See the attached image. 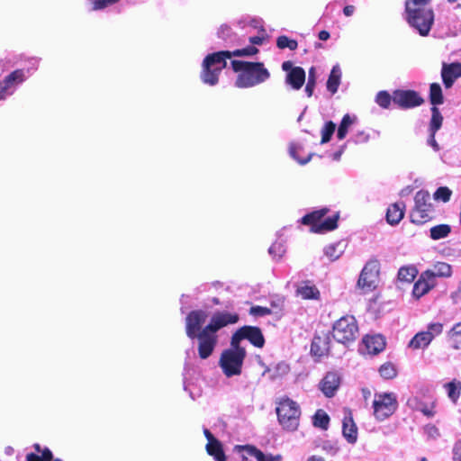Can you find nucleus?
<instances>
[{
  "label": "nucleus",
  "mask_w": 461,
  "mask_h": 461,
  "mask_svg": "<svg viewBox=\"0 0 461 461\" xmlns=\"http://www.w3.org/2000/svg\"><path fill=\"white\" fill-rule=\"evenodd\" d=\"M209 317V312L204 310L192 311L185 318V332L189 339H197L198 355L200 358H208L218 343L217 331L230 324L238 322L237 313L229 312H215L204 326Z\"/></svg>",
  "instance_id": "f257e3e1"
},
{
  "label": "nucleus",
  "mask_w": 461,
  "mask_h": 461,
  "mask_svg": "<svg viewBox=\"0 0 461 461\" xmlns=\"http://www.w3.org/2000/svg\"><path fill=\"white\" fill-rule=\"evenodd\" d=\"M258 52L255 46H249L234 51H219L209 54L202 64L201 80L209 86L218 83L221 70L226 67V59L233 57L253 56Z\"/></svg>",
  "instance_id": "f03ea898"
},
{
  "label": "nucleus",
  "mask_w": 461,
  "mask_h": 461,
  "mask_svg": "<svg viewBox=\"0 0 461 461\" xmlns=\"http://www.w3.org/2000/svg\"><path fill=\"white\" fill-rule=\"evenodd\" d=\"M430 0H406V21L420 36L429 35L434 23V12L427 5Z\"/></svg>",
  "instance_id": "7ed1b4c3"
},
{
  "label": "nucleus",
  "mask_w": 461,
  "mask_h": 461,
  "mask_svg": "<svg viewBox=\"0 0 461 461\" xmlns=\"http://www.w3.org/2000/svg\"><path fill=\"white\" fill-rule=\"evenodd\" d=\"M232 69L238 72L235 86L239 88H250L260 85L270 77V73L261 62L231 61Z\"/></svg>",
  "instance_id": "20e7f679"
},
{
  "label": "nucleus",
  "mask_w": 461,
  "mask_h": 461,
  "mask_svg": "<svg viewBox=\"0 0 461 461\" xmlns=\"http://www.w3.org/2000/svg\"><path fill=\"white\" fill-rule=\"evenodd\" d=\"M247 352L241 345L230 340V348L222 350L219 358V366L227 377L240 375Z\"/></svg>",
  "instance_id": "39448f33"
},
{
  "label": "nucleus",
  "mask_w": 461,
  "mask_h": 461,
  "mask_svg": "<svg viewBox=\"0 0 461 461\" xmlns=\"http://www.w3.org/2000/svg\"><path fill=\"white\" fill-rule=\"evenodd\" d=\"M276 413L285 429L294 431L298 428L301 411L297 402L289 398L282 399L276 407Z\"/></svg>",
  "instance_id": "423d86ee"
},
{
  "label": "nucleus",
  "mask_w": 461,
  "mask_h": 461,
  "mask_svg": "<svg viewBox=\"0 0 461 461\" xmlns=\"http://www.w3.org/2000/svg\"><path fill=\"white\" fill-rule=\"evenodd\" d=\"M397 396L393 393H376L373 400V413L375 418L383 421L392 416L397 410Z\"/></svg>",
  "instance_id": "0eeeda50"
},
{
  "label": "nucleus",
  "mask_w": 461,
  "mask_h": 461,
  "mask_svg": "<svg viewBox=\"0 0 461 461\" xmlns=\"http://www.w3.org/2000/svg\"><path fill=\"white\" fill-rule=\"evenodd\" d=\"M327 213L326 209L312 212L301 219L304 225L311 226V231L315 233H323L337 228L338 215L323 219Z\"/></svg>",
  "instance_id": "6e6552de"
},
{
  "label": "nucleus",
  "mask_w": 461,
  "mask_h": 461,
  "mask_svg": "<svg viewBox=\"0 0 461 461\" xmlns=\"http://www.w3.org/2000/svg\"><path fill=\"white\" fill-rule=\"evenodd\" d=\"M444 325L441 322H429L425 330L417 332L408 343L412 350L426 349L431 342L443 332Z\"/></svg>",
  "instance_id": "1a4fd4ad"
},
{
  "label": "nucleus",
  "mask_w": 461,
  "mask_h": 461,
  "mask_svg": "<svg viewBox=\"0 0 461 461\" xmlns=\"http://www.w3.org/2000/svg\"><path fill=\"white\" fill-rule=\"evenodd\" d=\"M358 331L354 316L347 315L339 319L333 325V338L339 343L347 344L356 339Z\"/></svg>",
  "instance_id": "9d476101"
},
{
  "label": "nucleus",
  "mask_w": 461,
  "mask_h": 461,
  "mask_svg": "<svg viewBox=\"0 0 461 461\" xmlns=\"http://www.w3.org/2000/svg\"><path fill=\"white\" fill-rule=\"evenodd\" d=\"M379 271L380 263L377 259H371L365 265L357 284L364 294L370 293L376 288Z\"/></svg>",
  "instance_id": "9b49d317"
},
{
  "label": "nucleus",
  "mask_w": 461,
  "mask_h": 461,
  "mask_svg": "<svg viewBox=\"0 0 461 461\" xmlns=\"http://www.w3.org/2000/svg\"><path fill=\"white\" fill-rule=\"evenodd\" d=\"M430 194L428 191L420 190L414 196V208L411 218L412 222L422 224L431 217L432 204L430 203Z\"/></svg>",
  "instance_id": "f8f14e48"
},
{
  "label": "nucleus",
  "mask_w": 461,
  "mask_h": 461,
  "mask_svg": "<svg viewBox=\"0 0 461 461\" xmlns=\"http://www.w3.org/2000/svg\"><path fill=\"white\" fill-rule=\"evenodd\" d=\"M26 79L23 69H16L0 80V101L13 95L19 85Z\"/></svg>",
  "instance_id": "ddd939ff"
},
{
  "label": "nucleus",
  "mask_w": 461,
  "mask_h": 461,
  "mask_svg": "<svg viewBox=\"0 0 461 461\" xmlns=\"http://www.w3.org/2000/svg\"><path fill=\"white\" fill-rule=\"evenodd\" d=\"M248 339L255 347L262 348L265 344L264 336L258 327L245 326L238 330L231 337L234 343L240 345L242 339Z\"/></svg>",
  "instance_id": "4468645a"
},
{
  "label": "nucleus",
  "mask_w": 461,
  "mask_h": 461,
  "mask_svg": "<svg viewBox=\"0 0 461 461\" xmlns=\"http://www.w3.org/2000/svg\"><path fill=\"white\" fill-rule=\"evenodd\" d=\"M282 69L286 72L285 83L293 89L299 90L305 82V71L301 67H294L292 61H285Z\"/></svg>",
  "instance_id": "2eb2a0df"
},
{
  "label": "nucleus",
  "mask_w": 461,
  "mask_h": 461,
  "mask_svg": "<svg viewBox=\"0 0 461 461\" xmlns=\"http://www.w3.org/2000/svg\"><path fill=\"white\" fill-rule=\"evenodd\" d=\"M385 348V340L381 335H366L363 338L359 351L363 355H376Z\"/></svg>",
  "instance_id": "dca6fc26"
},
{
  "label": "nucleus",
  "mask_w": 461,
  "mask_h": 461,
  "mask_svg": "<svg viewBox=\"0 0 461 461\" xmlns=\"http://www.w3.org/2000/svg\"><path fill=\"white\" fill-rule=\"evenodd\" d=\"M422 98L411 90H398L393 95V102L402 108H412L421 104Z\"/></svg>",
  "instance_id": "f3484780"
},
{
  "label": "nucleus",
  "mask_w": 461,
  "mask_h": 461,
  "mask_svg": "<svg viewBox=\"0 0 461 461\" xmlns=\"http://www.w3.org/2000/svg\"><path fill=\"white\" fill-rule=\"evenodd\" d=\"M340 384L339 375L335 372H329L321 379L319 388L326 397H333Z\"/></svg>",
  "instance_id": "a211bd4d"
},
{
  "label": "nucleus",
  "mask_w": 461,
  "mask_h": 461,
  "mask_svg": "<svg viewBox=\"0 0 461 461\" xmlns=\"http://www.w3.org/2000/svg\"><path fill=\"white\" fill-rule=\"evenodd\" d=\"M203 433L208 441L206 444L207 453L213 456L215 461H226L221 443L207 429H203Z\"/></svg>",
  "instance_id": "6ab92c4d"
},
{
  "label": "nucleus",
  "mask_w": 461,
  "mask_h": 461,
  "mask_svg": "<svg viewBox=\"0 0 461 461\" xmlns=\"http://www.w3.org/2000/svg\"><path fill=\"white\" fill-rule=\"evenodd\" d=\"M436 285L437 281H433L429 274L422 272L413 285L412 295L416 299H420L434 288Z\"/></svg>",
  "instance_id": "aec40b11"
},
{
  "label": "nucleus",
  "mask_w": 461,
  "mask_h": 461,
  "mask_svg": "<svg viewBox=\"0 0 461 461\" xmlns=\"http://www.w3.org/2000/svg\"><path fill=\"white\" fill-rule=\"evenodd\" d=\"M443 83L447 88H449L454 84L455 80L461 77V64L453 63L448 66H444L441 72Z\"/></svg>",
  "instance_id": "412c9836"
},
{
  "label": "nucleus",
  "mask_w": 461,
  "mask_h": 461,
  "mask_svg": "<svg viewBox=\"0 0 461 461\" xmlns=\"http://www.w3.org/2000/svg\"><path fill=\"white\" fill-rule=\"evenodd\" d=\"M296 294L303 300H319L321 297L317 286L309 281L301 283L296 289Z\"/></svg>",
  "instance_id": "4be33fe9"
},
{
  "label": "nucleus",
  "mask_w": 461,
  "mask_h": 461,
  "mask_svg": "<svg viewBox=\"0 0 461 461\" xmlns=\"http://www.w3.org/2000/svg\"><path fill=\"white\" fill-rule=\"evenodd\" d=\"M342 433L348 443H356L357 439V429L349 412L345 415L343 419Z\"/></svg>",
  "instance_id": "5701e85b"
},
{
  "label": "nucleus",
  "mask_w": 461,
  "mask_h": 461,
  "mask_svg": "<svg viewBox=\"0 0 461 461\" xmlns=\"http://www.w3.org/2000/svg\"><path fill=\"white\" fill-rule=\"evenodd\" d=\"M424 272L429 274L433 281H436L437 277H450L452 276V267L446 262H437L431 268Z\"/></svg>",
  "instance_id": "b1692460"
},
{
  "label": "nucleus",
  "mask_w": 461,
  "mask_h": 461,
  "mask_svg": "<svg viewBox=\"0 0 461 461\" xmlns=\"http://www.w3.org/2000/svg\"><path fill=\"white\" fill-rule=\"evenodd\" d=\"M405 205L403 203L391 204L386 212V221L391 225L398 224L404 216Z\"/></svg>",
  "instance_id": "393cba45"
},
{
  "label": "nucleus",
  "mask_w": 461,
  "mask_h": 461,
  "mask_svg": "<svg viewBox=\"0 0 461 461\" xmlns=\"http://www.w3.org/2000/svg\"><path fill=\"white\" fill-rule=\"evenodd\" d=\"M342 71L339 64L334 65L330 73L329 78L326 83L327 90L334 95L338 92L339 86L341 83Z\"/></svg>",
  "instance_id": "a878e982"
},
{
  "label": "nucleus",
  "mask_w": 461,
  "mask_h": 461,
  "mask_svg": "<svg viewBox=\"0 0 461 461\" xmlns=\"http://www.w3.org/2000/svg\"><path fill=\"white\" fill-rule=\"evenodd\" d=\"M357 122L355 114L347 113L343 116L337 131V138L343 140L347 136L349 129Z\"/></svg>",
  "instance_id": "bb28decb"
},
{
  "label": "nucleus",
  "mask_w": 461,
  "mask_h": 461,
  "mask_svg": "<svg viewBox=\"0 0 461 461\" xmlns=\"http://www.w3.org/2000/svg\"><path fill=\"white\" fill-rule=\"evenodd\" d=\"M234 451L240 456L241 461H256L258 448L251 445H237L234 447Z\"/></svg>",
  "instance_id": "cd10ccee"
},
{
  "label": "nucleus",
  "mask_w": 461,
  "mask_h": 461,
  "mask_svg": "<svg viewBox=\"0 0 461 461\" xmlns=\"http://www.w3.org/2000/svg\"><path fill=\"white\" fill-rule=\"evenodd\" d=\"M447 339L450 347L456 351H461V322L456 323L447 332Z\"/></svg>",
  "instance_id": "c85d7f7f"
},
{
  "label": "nucleus",
  "mask_w": 461,
  "mask_h": 461,
  "mask_svg": "<svg viewBox=\"0 0 461 461\" xmlns=\"http://www.w3.org/2000/svg\"><path fill=\"white\" fill-rule=\"evenodd\" d=\"M33 447L39 454H28L26 457L27 461H61L60 459H53L52 453L49 448L41 450L39 444H35Z\"/></svg>",
  "instance_id": "c756f323"
},
{
  "label": "nucleus",
  "mask_w": 461,
  "mask_h": 461,
  "mask_svg": "<svg viewBox=\"0 0 461 461\" xmlns=\"http://www.w3.org/2000/svg\"><path fill=\"white\" fill-rule=\"evenodd\" d=\"M443 387L450 401L456 403L461 394V382L457 379H453L450 382L446 383Z\"/></svg>",
  "instance_id": "7c9ffc66"
},
{
  "label": "nucleus",
  "mask_w": 461,
  "mask_h": 461,
  "mask_svg": "<svg viewBox=\"0 0 461 461\" xmlns=\"http://www.w3.org/2000/svg\"><path fill=\"white\" fill-rule=\"evenodd\" d=\"M323 252L330 261H335L344 253V247L340 242L329 244L324 248Z\"/></svg>",
  "instance_id": "2f4dec72"
},
{
  "label": "nucleus",
  "mask_w": 461,
  "mask_h": 461,
  "mask_svg": "<svg viewBox=\"0 0 461 461\" xmlns=\"http://www.w3.org/2000/svg\"><path fill=\"white\" fill-rule=\"evenodd\" d=\"M452 228L448 224H438L429 229V237L433 240L446 239L451 233Z\"/></svg>",
  "instance_id": "473e14b6"
},
{
  "label": "nucleus",
  "mask_w": 461,
  "mask_h": 461,
  "mask_svg": "<svg viewBox=\"0 0 461 461\" xmlns=\"http://www.w3.org/2000/svg\"><path fill=\"white\" fill-rule=\"evenodd\" d=\"M303 151V146L299 143H292L289 147L290 156L299 164L304 165L311 160L312 154L308 153L305 158H302L300 153Z\"/></svg>",
  "instance_id": "72a5a7b5"
},
{
  "label": "nucleus",
  "mask_w": 461,
  "mask_h": 461,
  "mask_svg": "<svg viewBox=\"0 0 461 461\" xmlns=\"http://www.w3.org/2000/svg\"><path fill=\"white\" fill-rule=\"evenodd\" d=\"M329 351L325 339L315 337L311 346V352L318 357L324 356Z\"/></svg>",
  "instance_id": "f704fd0d"
},
{
  "label": "nucleus",
  "mask_w": 461,
  "mask_h": 461,
  "mask_svg": "<svg viewBox=\"0 0 461 461\" xmlns=\"http://www.w3.org/2000/svg\"><path fill=\"white\" fill-rule=\"evenodd\" d=\"M418 274V270L413 266L402 267L398 271V279L402 282H412Z\"/></svg>",
  "instance_id": "c9c22d12"
},
{
  "label": "nucleus",
  "mask_w": 461,
  "mask_h": 461,
  "mask_svg": "<svg viewBox=\"0 0 461 461\" xmlns=\"http://www.w3.org/2000/svg\"><path fill=\"white\" fill-rule=\"evenodd\" d=\"M429 97L431 104L435 106L438 104H441L443 103V95L441 86L438 83H433L430 85L429 88Z\"/></svg>",
  "instance_id": "e433bc0d"
},
{
  "label": "nucleus",
  "mask_w": 461,
  "mask_h": 461,
  "mask_svg": "<svg viewBox=\"0 0 461 461\" xmlns=\"http://www.w3.org/2000/svg\"><path fill=\"white\" fill-rule=\"evenodd\" d=\"M330 422L328 414L322 411L318 410L313 416V425L322 429H327Z\"/></svg>",
  "instance_id": "4c0bfd02"
},
{
  "label": "nucleus",
  "mask_w": 461,
  "mask_h": 461,
  "mask_svg": "<svg viewBox=\"0 0 461 461\" xmlns=\"http://www.w3.org/2000/svg\"><path fill=\"white\" fill-rule=\"evenodd\" d=\"M335 130H336V124L331 121L327 122L321 131V143L325 144V143L329 142L330 140L332 135L334 134Z\"/></svg>",
  "instance_id": "58836bf2"
},
{
  "label": "nucleus",
  "mask_w": 461,
  "mask_h": 461,
  "mask_svg": "<svg viewBox=\"0 0 461 461\" xmlns=\"http://www.w3.org/2000/svg\"><path fill=\"white\" fill-rule=\"evenodd\" d=\"M431 113L430 131L436 133V131L441 127L443 117L436 106L432 107Z\"/></svg>",
  "instance_id": "ea45409f"
},
{
  "label": "nucleus",
  "mask_w": 461,
  "mask_h": 461,
  "mask_svg": "<svg viewBox=\"0 0 461 461\" xmlns=\"http://www.w3.org/2000/svg\"><path fill=\"white\" fill-rule=\"evenodd\" d=\"M379 374L384 379H392L396 376L397 372L393 364L385 363L380 366Z\"/></svg>",
  "instance_id": "a19ab883"
},
{
  "label": "nucleus",
  "mask_w": 461,
  "mask_h": 461,
  "mask_svg": "<svg viewBox=\"0 0 461 461\" xmlns=\"http://www.w3.org/2000/svg\"><path fill=\"white\" fill-rule=\"evenodd\" d=\"M276 45L279 49H289L291 50H294L298 43L295 40L289 39L286 36H279L276 40Z\"/></svg>",
  "instance_id": "79ce46f5"
},
{
  "label": "nucleus",
  "mask_w": 461,
  "mask_h": 461,
  "mask_svg": "<svg viewBox=\"0 0 461 461\" xmlns=\"http://www.w3.org/2000/svg\"><path fill=\"white\" fill-rule=\"evenodd\" d=\"M393 101V96L389 95L386 91H380L377 93L375 96L376 104L382 108H388L390 106L391 102Z\"/></svg>",
  "instance_id": "37998d69"
},
{
  "label": "nucleus",
  "mask_w": 461,
  "mask_h": 461,
  "mask_svg": "<svg viewBox=\"0 0 461 461\" xmlns=\"http://www.w3.org/2000/svg\"><path fill=\"white\" fill-rule=\"evenodd\" d=\"M269 254L275 259H280L285 253V247L282 242H275L268 249Z\"/></svg>",
  "instance_id": "c03bdc74"
},
{
  "label": "nucleus",
  "mask_w": 461,
  "mask_h": 461,
  "mask_svg": "<svg viewBox=\"0 0 461 461\" xmlns=\"http://www.w3.org/2000/svg\"><path fill=\"white\" fill-rule=\"evenodd\" d=\"M452 191L447 186L438 187L434 193V199L447 203L450 200Z\"/></svg>",
  "instance_id": "a18cd8bd"
},
{
  "label": "nucleus",
  "mask_w": 461,
  "mask_h": 461,
  "mask_svg": "<svg viewBox=\"0 0 461 461\" xmlns=\"http://www.w3.org/2000/svg\"><path fill=\"white\" fill-rule=\"evenodd\" d=\"M435 408H436L435 402H430V403L421 402L420 405L419 406L418 411H420L426 417L432 418L437 413Z\"/></svg>",
  "instance_id": "49530a36"
},
{
  "label": "nucleus",
  "mask_w": 461,
  "mask_h": 461,
  "mask_svg": "<svg viewBox=\"0 0 461 461\" xmlns=\"http://www.w3.org/2000/svg\"><path fill=\"white\" fill-rule=\"evenodd\" d=\"M92 5V10L97 11L106 8L109 5H114L120 0H89Z\"/></svg>",
  "instance_id": "de8ad7c7"
},
{
  "label": "nucleus",
  "mask_w": 461,
  "mask_h": 461,
  "mask_svg": "<svg viewBox=\"0 0 461 461\" xmlns=\"http://www.w3.org/2000/svg\"><path fill=\"white\" fill-rule=\"evenodd\" d=\"M425 435L430 439H437L440 437V431L438 428L434 424H427L423 428Z\"/></svg>",
  "instance_id": "09e8293b"
},
{
  "label": "nucleus",
  "mask_w": 461,
  "mask_h": 461,
  "mask_svg": "<svg viewBox=\"0 0 461 461\" xmlns=\"http://www.w3.org/2000/svg\"><path fill=\"white\" fill-rule=\"evenodd\" d=\"M283 457L281 455L264 454L258 449L256 461H282Z\"/></svg>",
  "instance_id": "8fccbe9b"
},
{
  "label": "nucleus",
  "mask_w": 461,
  "mask_h": 461,
  "mask_svg": "<svg viewBox=\"0 0 461 461\" xmlns=\"http://www.w3.org/2000/svg\"><path fill=\"white\" fill-rule=\"evenodd\" d=\"M289 372V366L285 363H279L276 365V369L271 375V379H276L280 375H285Z\"/></svg>",
  "instance_id": "3c124183"
},
{
  "label": "nucleus",
  "mask_w": 461,
  "mask_h": 461,
  "mask_svg": "<svg viewBox=\"0 0 461 461\" xmlns=\"http://www.w3.org/2000/svg\"><path fill=\"white\" fill-rule=\"evenodd\" d=\"M249 313L254 316H266L271 313V311L267 307L253 306L249 310Z\"/></svg>",
  "instance_id": "603ef678"
},
{
  "label": "nucleus",
  "mask_w": 461,
  "mask_h": 461,
  "mask_svg": "<svg viewBox=\"0 0 461 461\" xmlns=\"http://www.w3.org/2000/svg\"><path fill=\"white\" fill-rule=\"evenodd\" d=\"M231 34V29L227 24H222L220 26L218 31L219 37L222 38L223 40H227Z\"/></svg>",
  "instance_id": "864d4df0"
},
{
  "label": "nucleus",
  "mask_w": 461,
  "mask_h": 461,
  "mask_svg": "<svg viewBox=\"0 0 461 461\" xmlns=\"http://www.w3.org/2000/svg\"><path fill=\"white\" fill-rule=\"evenodd\" d=\"M369 134L366 133V131H358L357 133H356L355 137H354V141L356 143H366L369 140Z\"/></svg>",
  "instance_id": "5fc2aeb1"
},
{
  "label": "nucleus",
  "mask_w": 461,
  "mask_h": 461,
  "mask_svg": "<svg viewBox=\"0 0 461 461\" xmlns=\"http://www.w3.org/2000/svg\"><path fill=\"white\" fill-rule=\"evenodd\" d=\"M453 458L455 461H461V439L456 441L454 446Z\"/></svg>",
  "instance_id": "6e6d98bb"
},
{
  "label": "nucleus",
  "mask_w": 461,
  "mask_h": 461,
  "mask_svg": "<svg viewBox=\"0 0 461 461\" xmlns=\"http://www.w3.org/2000/svg\"><path fill=\"white\" fill-rule=\"evenodd\" d=\"M422 402H420L418 397H411L408 400L407 405L412 409L418 411L419 406L420 405Z\"/></svg>",
  "instance_id": "4d7b16f0"
},
{
  "label": "nucleus",
  "mask_w": 461,
  "mask_h": 461,
  "mask_svg": "<svg viewBox=\"0 0 461 461\" xmlns=\"http://www.w3.org/2000/svg\"><path fill=\"white\" fill-rule=\"evenodd\" d=\"M307 84L311 85H316V69L314 67H312L309 69V75H308V82Z\"/></svg>",
  "instance_id": "13d9d810"
},
{
  "label": "nucleus",
  "mask_w": 461,
  "mask_h": 461,
  "mask_svg": "<svg viewBox=\"0 0 461 461\" xmlns=\"http://www.w3.org/2000/svg\"><path fill=\"white\" fill-rule=\"evenodd\" d=\"M428 143H429V146H431L433 148V149L435 151L439 150V146H438V144L437 143V141L435 140V133H433V131H431L430 137L428 140Z\"/></svg>",
  "instance_id": "bf43d9fd"
},
{
  "label": "nucleus",
  "mask_w": 461,
  "mask_h": 461,
  "mask_svg": "<svg viewBox=\"0 0 461 461\" xmlns=\"http://www.w3.org/2000/svg\"><path fill=\"white\" fill-rule=\"evenodd\" d=\"M265 41L264 36H254L249 39V41L254 45H261Z\"/></svg>",
  "instance_id": "052dcab7"
},
{
  "label": "nucleus",
  "mask_w": 461,
  "mask_h": 461,
  "mask_svg": "<svg viewBox=\"0 0 461 461\" xmlns=\"http://www.w3.org/2000/svg\"><path fill=\"white\" fill-rule=\"evenodd\" d=\"M355 12V7L353 5H347L343 9V13L346 16H351Z\"/></svg>",
  "instance_id": "680f3d73"
},
{
  "label": "nucleus",
  "mask_w": 461,
  "mask_h": 461,
  "mask_svg": "<svg viewBox=\"0 0 461 461\" xmlns=\"http://www.w3.org/2000/svg\"><path fill=\"white\" fill-rule=\"evenodd\" d=\"M315 85L306 84L305 92L309 97H311L313 94Z\"/></svg>",
  "instance_id": "e2e57ef3"
},
{
  "label": "nucleus",
  "mask_w": 461,
  "mask_h": 461,
  "mask_svg": "<svg viewBox=\"0 0 461 461\" xmlns=\"http://www.w3.org/2000/svg\"><path fill=\"white\" fill-rule=\"evenodd\" d=\"M330 38V32L327 31H321L319 32V39L321 41H327Z\"/></svg>",
  "instance_id": "0e129e2a"
},
{
  "label": "nucleus",
  "mask_w": 461,
  "mask_h": 461,
  "mask_svg": "<svg viewBox=\"0 0 461 461\" xmlns=\"http://www.w3.org/2000/svg\"><path fill=\"white\" fill-rule=\"evenodd\" d=\"M343 150H344V149H341L340 150H339V151L335 152V153L332 155L333 159H334V160H336V161L339 160V159H340V157H341V155H342V153H343Z\"/></svg>",
  "instance_id": "69168bd1"
},
{
  "label": "nucleus",
  "mask_w": 461,
  "mask_h": 461,
  "mask_svg": "<svg viewBox=\"0 0 461 461\" xmlns=\"http://www.w3.org/2000/svg\"><path fill=\"white\" fill-rule=\"evenodd\" d=\"M306 461H325V459L320 456H312Z\"/></svg>",
  "instance_id": "338daca9"
},
{
  "label": "nucleus",
  "mask_w": 461,
  "mask_h": 461,
  "mask_svg": "<svg viewBox=\"0 0 461 461\" xmlns=\"http://www.w3.org/2000/svg\"><path fill=\"white\" fill-rule=\"evenodd\" d=\"M420 461H426V458H425V457H423V458H421V459H420Z\"/></svg>",
  "instance_id": "774afa93"
}]
</instances>
